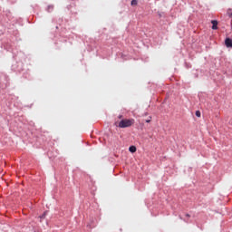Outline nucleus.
I'll use <instances>...</instances> for the list:
<instances>
[{
    "label": "nucleus",
    "mask_w": 232,
    "mask_h": 232,
    "mask_svg": "<svg viewBox=\"0 0 232 232\" xmlns=\"http://www.w3.org/2000/svg\"><path fill=\"white\" fill-rule=\"evenodd\" d=\"M227 14H228L230 17L232 16V10H231V9H228Z\"/></svg>",
    "instance_id": "6"
},
{
    "label": "nucleus",
    "mask_w": 232,
    "mask_h": 232,
    "mask_svg": "<svg viewBox=\"0 0 232 232\" xmlns=\"http://www.w3.org/2000/svg\"><path fill=\"white\" fill-rule=\"evenodd\" d=\"M129 150L130 151V153H135V151H137V147L135 146H130L129 148Z\"/></svg>",
    "instance_id": "4"
},
{
    "label": "nucleus",
    "mask_w": 232,
    "mask_h": 232,
    "mask_svg": "<svg viewBox=\"0 0 232 232\" xmlns=\"http://www.w3.org/2000/svg\"><path fill=\"white\" fill-rule=\"evenodd\" d=\"M212 30H218V22L217 20H212Z\"/></svg>",
    "instance_id": "3"
},
{
    "label": "nucleus",
    "mask_w": 232,
    "mask_h": 232,
    "mask_svg": "<svg viewBox=\"0 0 232 232\" xmlns=\"http://www.w3.org/2000/svg\"><path fill=\"white\" fill-rule=\"evenodd\" d=\"M200 115H201V114H200V111H196V117H200Z\"/></svg>",
    "instance_id": "7"
},
{
    "label": "nucleus",
    "mask_w": 232,
    "mask_h": 232,
    "mask_svg": "<svg viewBox=\"0 0 232 232\" xmlns=\"http://www.w3.org/2000/svg\"><path fill=\"white\" fill-rule=\"evenodd\" d=\"M121 117H122V115H120V116H119V119H121Z\"/></svg>",
    "instance_id": "11"
},
{
    "label": "nucleus",
    "mask_w": 232,
    "mask_h": 232,
    "mask_svg": "<svg viewBox=\"0 0 232 232\" xmlns=\"http://www.w3.org/2000/svg\"><path fill=\"white\" fill-rule=\"evenodd\" d=\"M186 217H188V218H189V217H191L189 214H186Z\"/></svg>",
    "instance_id": "10"
},
{
    "label": "nucleus",
    "mask_w": 232,
    "mask_h": 232,
    "mask_svg": "<svg viewBox=\"0 0 232 232\" xmlns=\"http://www.w3.org/2000/svg\"><path fill=\"white\" fill-rule=\"evenodd\" d=\"M146 122H151V117L150 118V120H146Z\"/></svg>",
    "instance_id": "9"
},
{
    "label": "nucleus",
    "mask_w": 232,
    "mask_h": 232,
    "mask_svg": "<svg viewBox=\"0 0 232 232\" xmlns=\"http://www.w3.org/2000/svg\"><path fill=\"white\" fill-rule=\"evenodd\" d=\"M44 217H46V212H44V215L40 217V218H44Z\"/></svg>",
    "instance_id": "8"
},
{
    "label": "nucleus",
    "mask_w": 232,
    "mask_h": 232,
    "mask_svg": "<svg viewBox=\"0 0 232 232\" xmlns=\"http://www.w3.org/2000/svg\"><path fill=\"white\" fill-rule=\"evenodd\" d=\"M137 4H138L137 0H132L130 3L131 6H137Z\"/></svg>",
    "instance_id": "5"
},
{
    "label": "nucleus",
    "mask_w": 232,
    "mask_h": 232,
    "mask_svg": "<svg viewBox=\"0 0 232 232\" xmlns=\"http://www.w3.org/2000/svg\"><path fill=\"white\" fill-rule=\"evenodd\" d=\"M114 124L118 128H130V126H133V124H135V120L123 119L121 121H115Z\"/></svg>",
    "instance_id": "1"
},
{
    "label": "nucleus",
    "mask_w": 232,
    "mask_h": 232,
    "mask_svg": "<svg viewBox=\"0 0 232 232\" xmlns=\"http://www.w3.org/2000/svg\"><path fill=\"white\" fill-rule=\"evenodd\" d=\"M225 44H226L227 48H232V40H231V38H227L225 40Z\"/></svg>",
    "instance_id": "2"
}]
</instances>
